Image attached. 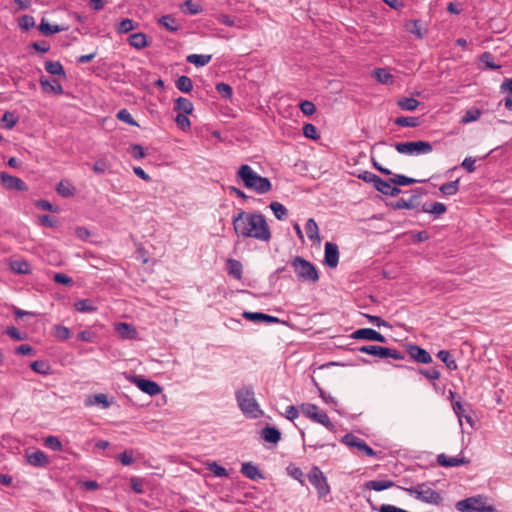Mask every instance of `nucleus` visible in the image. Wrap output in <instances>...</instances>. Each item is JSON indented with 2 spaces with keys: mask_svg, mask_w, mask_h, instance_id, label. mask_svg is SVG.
Masks as SVG:
<instances>
[{
  "mask_svg": "<svg viewBox=\"0 0 512 512\" xmlns=\"http://www.w3.org/2000/svg\"><path fill=\"white\" fill-rule=\"evenodd\" d=\"M481 112L479 109H469L465 112V114L462 116L461 123L468 124L473 121H476L480 118Z\"/></svg>",
  "mask_w": 512,
  "mask_h": 512,
  "instance_id": "nucleus-49",
  "label": "nucleus"
},
{
  "mask_svg": "<svg viewBox=\"0 0 512 512\" xmlns=\"http://www.w3.org/2000/svg\"><path fill=\"white\" fill-rule=\"evenodd\" d=\"M341 442L350 448H356L366 456L375 457L377 455L376 451L367 445L364 440L360 439L352 433L344 435L341 439Z\"/></svg>",
  "mask_w": 512,
  "mask_h": 512,
  "instance_id": "nucleus-11",
  "label": "nucleus"
},
{
  "mask_svg": "<svg viewBox=\"0 0 512 512\" xmlns=\"http://www.w3.org/2000/svg\"><path fill=\"white\" fill-rule=\"evenodd\" d=\"M422 212L429 213L434 217H440L447 211L445 204L441 202H434L431 204H424L421 209Z\"/></svg>",
  "mask_w": 512,
  "mask_h": 512,
  "instance_id": "nucleus-25",
  "label": "nucleus"
},
{
  "mask_svg": "<svg viewBox=\"0 0 512 512\" xmlns=\"http://www.w3.org/2000/svg\"><path fill=\"white\" fill-rule=\"evenodd\" d=\"M419 373L429 380H438L441 376L440 371L436 368L420 369Z\"/></svg>",
  "mask_w": 512,
  "mask_h": 512,
  "instance_id": "nucleus-59",
  "label": "nucleus"
},
{
  "mask_svg": "<svg viewBox=\"0 0 512 512\" xmlns=\"http://www.w3.org/2000/svg\"><path fill=\"white\" fill-rule=\"evenodd\" d=\"M175 110L179 111V114H191L193 111V104L189 99L179 97L175 102Z\"/></svg>",
  "mask_w": 512,
  "mask_h": 512,
  "instance_id": "nucleus-31",
  "label": "nucleus"
},
{
  "mask_svg": "<svg viewBox=\"0 0 512 512\" xmlns=\"http://www.w3.org/2000/svg\"><path fill=\"white\" fill-rule=\"evenodd\" d=\"M117 118L131 126H138L137 122L133 119L132 115L127 109H121L118 111Z\"/></svg>",
  "mask_w": 512,
  "mask_h": 512,
  "instance_id": "nucleus-53",
  "label": "nucleus"
},
{
  "mask_svg": "<svg viewBox=\"0 0 512 512\" xmlns=\"http://www.w3.org/2000/svg\"><path fill=\"white\" fill-rule=\"evenodd\" d=\"M269 206L278 220H283L286 217L288 211L280 202H271Z\"/></svg>",
  "mask_w": 512,
  "mask_h": 512,
  "instance_id": "nucleus-46",
  "label": "nucleus"
},
{
  "mask_svg": "<svg viewBox=\"0 0 512 512\" xmlns=\"http://www.w3.org/2000/svg\"><path fill=\"white\" fill-rule=\"evenodd\" d=\"M299 107H300V110L302 111V113L305 115H308V116L314 114L316 111L315 105L311 101H308V100L302 101L300 103Z\"/></svg>",
  "mask_w": 512,
  "mask_h": 512,
  "instance_id": "nucleus-60",
  "label": "nucleus"
},
{
  "mask_svg": "<svg viewBox=\"0 0 512 512\" xmlns=\"http://www.w3.org/2000/svg\"><path fill=\"white\" fill-rule=\"evenodd\" d=\"M419 198H420V193L412 195L408 200L401 198V199L397 200L396 202H394L392 204V207L396 210L413 209L419 205Z\"/></svg>",
  "mask_w": 512,
  "mask_h": 512,
  "instance_id": "nucleus-21",
  "label": "nucleus"
},
{
  "mask_svg": "<svg viewBox=\"0 0 512 512\" xmlns=\"http://www.w3.org/2000/svg\"><path fill=\"white\" fill-rule=\"evenodd\" d=\"M38 30L44 36H51L53 34L67 30V27L59 26V25H51L44 18H42V20L38 26Z\"/></svg>",
  "mask_w": 512,
  "mask_h": 512,
  "instance_id": "nucleus-23",
  "label": "nucleus"
},
{
  "mask_svg": "<svg viewBox=\"0 0 512 512\" xmlns=\"http://www.w3.org/2000/svg\"><path fill=\"white\" fill-rule=\"evenodd\" d=\"M305 229L307 236L310 240L320 242L318 225L313 218H309L307 220Z\"/></svg>",
  "mask_w": 512,
  "mask_h": 512,
  "instance_id": "nucleus-29",
  "label": "nucleus"
},
{
  "mask_svg": "<svg viewBox=\"0 0 512 512\" xmlns=\"http://www.w3.org/2000/svg\"><path fill=\"white\" fill-rule=\"evenodd\" d=\"M406 30L409 33L415 35L418 39H422L424 36L420 27V22L418 20L408 22L406 24Z\"/></svg>",
  "mask_w": 512,
  "mask_h": 512,
  "instance_id": "nucleus-50",
  "label": "nucleus"
},
{
  "mask_svg": "<svg viewBox=\"0 0 512 512\" xmlns=\"http://www.w3.org/2000/svg\"><path fill=\"white\" fill-rule=\"evenodd\" d=\"M39 81L44 91L52 92L58 95L64 93L62 85L57 80H53L52 82H50L47 78L41 77Z\"/></svg>",
  "mask_w": 512,
  "mask_h": 512,
  "instance_id": "nucleus-26",
  "label": "nucleus"
},
{
  "mask_svg": "<svg viewBox=\"0 0 512 512\" xmlns=\"http://www.w3.org/2000/svg\"><path fill=\"white\" fill-rule=\"evenodd\" d=\"M74 308L80 313H89L96 311V306L90 299H80L74 303Z\"/></svg>",
  "mask_w": 512,
  "mask_h": 512,
  "instance_id": "nucleus-34",
  "label": "nucleus"
},
{
  "mask_svg": "<svg viewBox=\"0 0 512 512\" xmlns=\"http://www.w3.org/2000/svg\"><path fill=\"white\" fill-rule=\"evenodd\" d=\"M206 468L210 472H212L216 477H228L229 476L228 471L224 467L220 466L215 461L207 462L206 463Z\"/></svg>",
  "mask_w": 512,
  "mask_h": 512,
  "instance_id": "nucleus-43",
  "label": "nucleus"
},
{
  "mask_svg": "<svg viewBox=\"0 0 512 512\" xmlns=\"http://www.w3.org/2000/svg\"><path fill=\"white\" fill-rule=\"evenodd\" d=\"M45 445L52 449L53 451H60L62 450V444L59 441V439L55 436H48L45 439Z\"/></svg>",
  "mask_w": 512,
  "mask_h": 512,
  "instance_id": "nucleus-58",
  "label": "nucleus"
},
{
  "mask_svg": "<svg viewBox=\"0 0 512 512\" xmlns=\"http://www.w3.org/2000/svg\"><path fill=\"white\" fill-rule=\"evenodd\" d=\"M1 121L3 123L4 128L10 130L17 124L18 117L13 112L6 111L3 114Z\"/></svg>",
  "mask_w": 512,
  "mask_h": 512,
  "instance_id": "nucleus-47",
  "label": "nucleus"
},
{
  "mask_svg": "<svg viewBox=\"0 0 512 512\" xmlns=\"http://www.w3.org/2000/svg\"><path fill=\"white\" fill-rule=\"evenodd\" d=\"M352 338L368 341L386 342L385 336L371 328H361L352 333Z\"/></svg>",
  "mask_w": 512,
  "mask_h": 512,
  "instance_id": "nucleus-13",
  "label": "nucleus"
},
{
  "mask_svg": "<svg viewBox=\"0 0 512 512\" xmlns=\"http://www.w3.org/2000/svg\"><path fill=\"white\" fill-rule=\"evenodd\" d=\"M393 147L400 154L418 156L428 154L433 150L432 144L427 141L397 142Z\"/></svg>",
  "mask_w": 512,
  "mask_h": 512,
  "instance_id": "nucleus-6",
  "label": "nucleus"
},
{
  "mask_svg": "<svg viewBox=\"0 0 512 512\" xmlns=\"http://www.w3.org/2000/svg\"><path fill=\"white\" fill-rule=\"evenodd\" d=\"M291 265L300 281L316 283L319 280V273L315 265L304 258L294 257Z\"/></svg>",
  "mask_w": 512,
  "mask_h": 512,
  "instance_id": "nucleus-4",
  "label": "nucleus"
},
{
  "mask_svg": "<svg viewBox=\"0 0 512 512\" xmlns=\"http://www.w3.org/2000/svg\"><path fill=\"white\" fill-rule=\"evenodd\" d=\"M232 225L238 237L268 242L272 236L265 216L259 212L250 213L240 209L233 216Z\"/></svg>",
  "mask_w": 512,
  "mask_h": 512,
  "instance_id": "nucleus-1",
  "label": "nucleus"
},
{
  "mask_svg": "<svg viewBox=\"0 0 512 512\" xmlns=\"http://www.w3.org/2000/svg\"><path fill=\"white\" fill-rule=\"evenodd\" d=\"M135 383L142 392L150 396L157 395L162 391L160 385L152 380L136 377Z\"/></svg>",
  "mask_w": 512,
  "mask_h": 512,
  "instance_id": "nucleus-15",
  "label": "nucleus"
},
{
  "mask_svg": "<svg viewBox=\"0 0 512 512\" xmlns=\"http://www.w3.org/2000/svg\"><path fill=\"white\" fill-rule=\"evenodd\" d=\"M55 335L60 340H67L68 338H70L71 332L69 328L62 325H57L55 327Z\"/></svg>",
  "mask_w": 512,
  "mask_h": 512,
  "instance_id": "nucleus-62",
  "label": "nucleus"
},
{
  "mask_svg": "<svg viewBox=\"0 0 512 512\" xmlns=\"http://www.w3.org/2000/svg\"><path fill=\"white\" fill-rule=\"evenodd\" d=\"M437 357L446 365L449 370H456L458 368L456 361L447 350H440Z\"/></svg>",
  "mask_w": 512,
  "mask_h": 512,
  "instance_id": "nucleus-36",
  "label": "nucleus"
},
{
  "mask_svg": "<svg viewBox=\"0 0 512 512\" xmlns=\"http://www.w3.org/2000/svg\"><path fill=\"white\" fill-rule=\"evenodd\" d=\"M408 353L410 357L418 363L430 364L432 362L431 355L425 349L417 345H410Z\"/></svg>",
  "mask_w": 512,
  "mask_h": 512,
  "instance_id": "nucleus-16",
  "label": "nucleus"
},
{
  "mask_svg": "<svg viewBox=\"0 0 512 512\" xmlns=\"http://www.w3.org/2000/svg\"><path fill=\"white\" fill-rule=\"evenodd\" d=\"M45 70L52 75H59L66 78L65 70L59 61H46Z\"/></svg>",
  "mask_w": 512,
  "mask_h": 512,
  "instance_id": "nucleus-30",
  "label": "nucleus"
},
{
  "mask_svg": "<svg viewBox=\"0 0 512 512\" xmlns=\"http://www.w3.org/2000/svg\"><path fill=\"white\" fill-rule=\"evenodd\" d=\"M0 184L9 190H16V191H26L27 186L25 182L16 177L12 176L6 172H0Z\"/></svg>",
  "mask_w": 512,
  "mask_h": 512,
  "instance_id": "nucleus-12",
  "label": "nucleus"
},
{
  "mask_svg": "<svg viewBox=\"0 0 512 512\" xmlns=\"http://www.w3.org/2000/svg\"><path fill=\"white\" fill-rule=\"evenodd\" d=\"M302 130H303V134L306 138H309L312 140H317L320 137L317 128L313 124H310V123L305 124L303 126Z\"/></svg>",
  "mask_w": 512,
  "mask_h": 512,
  "instance_id": "nucleus-51",
  "label": "nucleus"
},
{
  "mask_svg": "<svg viewBox=\"0 0 512 512\" xmlns=\"http://www.w3.org/2000/svg\"><path fill=\"white\" fill-rule=\"evenodd\" d=\"M30 368L38 373V374H41V375H48L50 373V366L44 362V361H41V360H37V361H34L30 364Z\"/></svg>",
  "mask_w": 512,
  "mask_h": 512,
  "instance_id": "nucleus-48",
  "label": "nucleus"
},
{
  "mask_svg": "<svg viewBox=\"0 0 512 512\" xmlns=\"http://www.w3.org/2000/svg\"><path fill=\"white\" fill-rule=\"evenodd\" d=\"M452 407H453L455 414L458 416L460 422H461V418L465 417L466 421L471 423V421H472L471 417L464 415L465 410H464L462 403L459 400L453 402Z\"/></svg>",
  "mask_w": 512,
  "mask_h": 512,
  "instance_id": "nucleus-56",
  "label": "nucleus"
},
{
  "mask_svg": "<svg viewBox=\"0 0 512 512\" xmlns=\"http://www.w3.org/2000/svg\"><path fill=\"white\" fill-rule=\"evenodd\" d=\"M216 91L225 99H230L233 95L232 87L223 82L216 85Z\"/></svg>",
  "mask_w": 512,
  "mask_h": 512,
  "instance_id": "nucleus-52",
  "label": "nucleus"
},
{
  "mask_svg": "<svg viewBox=\"0 0 512 512\" xmlns=\"http://www.w3.org/2000/svg\"><path fill=\"white\" fill-rule=\"evenodd\" d=\"M394 485L395 483L391 480H370L364 484V487L369 490L383 491Z\"/></svg>",
  "mask_w": 512,
  "mask_h": 512,
  "instance_id": "nucleus-27",
  "label": "nucleus"
},
{
  "mask_svg": "<svg viewBox=\"0 0 512 512\" xmlns=\"http://www.w3.org/2000/svg\"><path fill=\"white\" fill-rule=\"evenodd\" d=\"M425 181L426 180H417V179H414V178H410V177H407V176L402 175V174H395L391 178V183H393L394 185H401V186L411 185V184H414V183H423Z\"/></svg>",
  "mask_w": 512,
  "mask_h": 512,
  "instance_id": "nucleus-37",
  "label": "nucleus"
},
{
  "mask_svg": "<svg viewBox=\"0 0 512 512\" xmlns=\"http://www.w3.org/2000/svg\"><path fill=\"white\" fill-rule=\"evenodd\" d=\"M10 267H11V270L17 274H29L31 271L30 265L26 261H23V260L13 261L11 263Z\"/></svg>",
  "mask_w": 512,
  "mask_h": 512,
  "instance_id": "nucleus-42",
  "label": "nucleus"
},
{
  "mask_svg": "<svg viewBox=\"0 0 512 512\" xmlns=\"http://www.w3.org/2000/svg\"><path fill=\"white\" fill-rule=\"evenodd\" d=\"M26 459L27 462L34 467H45L49 463L47 455L41 450L27 453Z\"/></svg>",
  "mask_w": 512,
  "mask_h": 512,
  "instance_id": "nucleus-18",
  "label": "nucleus"
},
{
  "mask_svg": "<svg viewBox=\"0 0 512 512\" xmlns=\"http://www.w3.org/2000/svg\"><path fill=\"white\" fill-rule=\"evenodd\" d=\"M237 178L244 186L259 194H265L272 189L270 180L257 174L249 165H241L237 171Z\"/></svg>",
  "mask_w": 512,
  "mask_h": 512,
  "instance_id": "nucleus-2",
  "label": "nucleus"
},
{
  "mask_svg": "<svg viewBox=\"0 0 512 512\" xmlns=\"http://www.w3.org/2000/svg\"><path fill=\"white\" fill-rule=\"evenodd\" d=\"M226 271L229 276L236 280H241L243 275V265L236 259L228 258L226 260Z\"/></svg>",
  "mask_w": 512,
  "mask_h": 512,
  "instance_id": "nucleus-19",
  "label": "nucleus"
},
{
  "mask_svg": "<svg viewBox=\"0 0 512 512\" xmlns=\"http://www.w3.org/2000/svg\"><path fill=\"white\" fill-rule=\"evenodd\" d=\"M261 437L266 442L276 444L281 439V432L275 427L266 426L261 430Z\"/></svg>",
  "mask_w": 512,
  "mask_h": 512,
  "instance_id": "nucleus-24",
  "label": "nucleus"
},
{
  "mask_svg": "<svg viewBox=\"0 0 512 512\" xmlns=\"http://www.w3.org/2000/svg\"><path fill=\"white\" fill-rule=\"evenodd\" d=\"M56 190L58 194L61 195L62 197H71L75 194L76 191L75 187L69 181L66 180L60 181L57 185Z\"/></svg>",
  "mask_w": 512,
  "mask_h": 512,
  "instance_id": "nucleus-35",
  "label": "nucleus"
},
{
  "mask_svg": "<svg viewBox=\"0 0 512 512\" xmlns=\"http://www.w3.org/2000/svg\"><path fill=\"white\" fill-rule=\"evenodd\" d=\"M397 104L402 110L413 111L420 105V102L415 98L404 97L399 99Z\"/></svg>",
  "mask_w": 512,
  "mask_h": 512,
  "instance_id": "nucleus-39",
  "label": "nucleus"
},
{
  "mask_svg": "<svg viewBox=\"0 0 512 512\" xmlns=\"http://www.w3.org/2000/svg\"><path fill=\"white\" fill-rule=\"evenodd\" d=\"M493 57L492 55L489 53V52H484L481 57H480V60L482 63H484L488 68L490 69H498L500 68L499 65H496L493 61H492Z\"/></svg>",
  "mask_w": 512,
  "mask_h": 512,
  "instance_id": "nucleus-64",
  "label": "nucleus"
},
{
  "mask_svg": "<svg viewBox=\"0 0 512 512\" xmlns=\"http://www.w3.org/2000/svg\"><path fill=\"white\" fill-rule=\"evenodd\" d=\"M307 478L309 482L317 490L319 498H324L328 494H330L331 489L328 484L327 478L318 466H313L311 468V470L307 474Z\"/></svg>",
  "mask_w": 512,
  "mask_h": 512,
  "instance_id": "nucleus-8",
  "label": "nucleus"
},
{
  "mask_svg": "<svg viewBox=\"0 0 512 512\" xmlns=\"http://www.w3.org/2000/svg\"><path fill=\"white\" fill-rule=\"evenodd\" d=\"M456 509L461 512H494L490 506H486L481 496L469 497L456 503Z\"/></svg>",
  "mask_w": 512,
  "mask_h": 512,
  "instance_id": "nucleus-10",
  "label": "nucleus"
},
{
  "mask_svg": "<svg viewBox=\"0 0 512 512\" xmlns=\"http://www.w3.org/2000/svg\"><path fill=\"white\" fill-rule=\"evenodd\" d=\"M300 410L307 418H309L313 422L321 424L330 431L335 430V426L329 419L326 412L321 410L317 405L311 403H304L300 406Z\"/></svg>",
  "mask_w": 512,
  "mask_h": 512,
  "instance_id": "nucleus-7",
  "label": "nucleus"
},
{
  "mask_svg": "<svg viewBox=\"0 0 512 512\" xmlns=\"http://www.w3.org/2000/svg\"><path fill=\"white\" fill-rule=\"evenodd\" d=\"M135 28L134 26V21L129 19V18H126V19H123L117 26V31L119 33H128L130 32L131 30H133Z\"/></svg>",
  "mask_w": 512,
  "mask_h": 512,
  "instance_id": "nucleus-54",
  "label": "nucleus"
},
{
  "mask_svg": "<svg viewBox=\"0 0 512 512\" xmlns=\"http://www.w3.org/2000/svg\"><path fill=\"white\" fill-rule=\"evenodd\" d=\"M117 458L124 466H129L134 462L132 451H124L120 453Z\"/></svg>",
  "mask_w": 512,
  "mask_h": 512,
  "instance_id": "nucleus-63",
  "label": "nucleus"
},
{
  "mask_svg": "<svg viewBox=\"0 0 512 512\" xmlns=\"http://www.w3.org/2000/svg\"><path fill=\"white\" fill-rule=\"evenodd\" d=\"M390 184H391V180L386 181L378 176L373 186L377 191L386 195L387 191L390 189Z\"/></svg>",
  "mask_w": 512,
  "mask_h": 512,
  "instance_id": "nucleus-55",
  "label": "nucleus"
},
{
  "mask_svg": "<svg viewBox=\"0 0 512 512\" xmlns=\"http://www.w3.org/2000/svg\"><path fill=\"white\" fill-rule=\"evenodd\" d=\"M409 495L414 496L417 500L431 504L440 505L443 497L437 491L431 489L426 483L418 484L415 487L402 488Z\"/></svg>",
  "mask_w": 512,
  "mask_h": 512,
  "instance_id": "nucleus-5",
  "label": "nucleus"
},
{
  "mask_svg": "<svg viewBox=\"0 0 512 512\" xmlns=\"http://www.w3.org/2000/svg\"><path fill=\"white\" fill-rule=\"evenodd\" d=\"M241 473L250 480H260L264 476L259 468L251 462H245L241 465Z\"/></svg>",
  "mask_w": 512,
  "mask_h": 512,
  "instance_id": "nucleus-20",
  "label": "nucleus"
},
{
  "mask_svg": "<svg viewBox=\"0 0 512 512\" xmlns=\"http://www.w3.org/2000/svg\"><path fill=\"white\" fill-rule=\"evenodd\" d=\"M439 190L442 194L446 196H452L457 194L459 190V179L442 184Z\"/></svg>",
  "mask_w": 512,
  "mask_h": 512,
  "instance_id": "nucleus-38",
  "label": "nucleus"
},
{
  "mask_svg": "<svg viewBox=\"0 0 512 512\" xmlns=\"http://www.w3.org/2000/svg\"><path fill=\"white\" fill-rule=\"evenodd\" d=\"M395 124L401 127H416L419 125L417 117L402 116L395 119Z\"/></svg>",
  "mask_w": 512,
  "mask_h": 512,
  "instance_id": "nucleus-45",
  "label": "nucleus"
},
{
  "mask_svg": "<svg viewBox=\"0 0 512 512\" xmlns=\"http://www.w3.org/2000/svg\"><path fill=\"white\" fill-rule=\"evenodd\" d=\"M128 41L136 49H143L148 46L147 36L142 32L131 34Z\"/></svg>",
  "mask_w": 512,
  "mask_h": 512,
  "instance_id": "nucleus-28",
  "label": "nucleus"
},
{
  "mask_svg": "<svg viewBox=\"0 0 512 512\" xmlns=\"http://www.w3.org/2000/svg\"><path fill=\"white\" fill-rule=\"evenodd\" d=\"M158 23L170 32H175L179 29V24H178L177 20L172 15L162 16L158 20Z\"/></svg>",
  "mask_w": 512,
  "mask_h": 512,
  "instance_id": "nucleus-33",
  "label": "nucleus"
},
{
  "mask_svg": "<svg viewBox=\"0 0 512 512\" xmlns=\"http://www.w3.org/2000/svg\"><path fill=\"white\" fill-rule=\"evenodd\" d=\"M374 76L377 79V81L382 84L392 83L393 80L392 74H390L389 71L384 68L375 69Z\"/></svg>",
  "mask_w": 512,
  "mask_h": 512,
  "instance_id": "nucleus-44",
  "label": "nucleus"
},
{
  "mask_svg": "<svg viewBox=\"0 0 512 512\" xmlns=\"http://www.w3.org/2000/svg\"><path fill=\"white\" fill-rule=\"evenodd\" d=\"M211 55L190 54L187 56V62L194 64L196 67H203L211 61Z\"/></svg>",
  "mask_w": 512,
  "mask_h": 512,
  "instance_id": "nucleus-32",
  "label": "nucleus"
},
{
  "mask_svg": "<svg viewBox=\"0 0 512 512\" xmlns=\"http://www.w3.org/2000/svg\"><path fill=\"white\" fill-rule=\"evenodd\" d=\"M115 329L123 339H134L137 335L136 329L131 324L125 322L117 323Z\"/></svg>",
  "mask_w": 512,
  "mask_h": 512,
  "instance_id": "nucleus-22",
  "label": "nucleus"
},
{
  "mask_svg": "<svg viewBox=\"0 0 512 512\" xmlns=\"http://www.w3.org/2000/svg\"><path fill=\"white\" fill-rule=\"evenodd\" d=\"M235 398L241 412L248 418L257 419L263 415V411L255 399V393L251 386H245L235 392Z\"/></svg>",
  "mask_w": 512,
  "mask_h": 512,
  "instance_id": "nucleus-3",
  "label": "nucleus"
},
{
  "mask_svg": "<svg viewBox=\"0 0 512 512\" xmlns=\"http://www.w3.org/2000/svg\"><path fill=\"white\" fill-rule=\"evenodd\" d=\"M339 263L338 246L332 242L325 243L324 264L330 268L337 267Z\"/></svg>",
  "mask_w": 512,
  "mask_h": 512,
  "instance_id": "nucleus-14",
  "label": "nucleus"
},
{
  "mask_svg": "<svg viewBox=\"0 0 512 512\" xmlns=\"http://www.w3.org/2000/svg\"><path fill=\"white\" fill-rule=\"evenodd\" d=\"M176 87L181 92L189 93L193 89V83L188 76L182 75L177 79Z\"/></svg>",
  "mask_w": 512,
  "mask_h": 512,
  "instance_id": "nucleus-41",
  "label": "nucleus"
},
{
  "mask_svg": "<svg viewBox=\"0 0 512 512\" xmlns=\"http://www.w3.org/2000/svg\"><path fill=\"white\" fill-rule=\"evenodd\" d=\"M437 463L442 467H457L469 463L465 457H449L444 453L437 456Z\"/></svg>",
  "mask_w": 512,
  "mask_h": 512,
  "instance_id": "nucleus-17",
  "label": "nucleus"
},
{
  "mask_svg": "<svg viewBox=\"0 0 512 512\" xmlns=\"http://www.w3.org/2000/svg\"><path fill=\"white\" fill-rule=\"evenodd\" d=\"M358 351L381 359L393 358L395 360H403L405 357L399 350L378 345H364L359 347Z\"/></svg>",
  "mask_w": 512,
  "mask_h": 512,
  "instance_id": "nucleus-9",
  "label": "nucleus"
},
{
  "mask_svg": "<svg viewBox=\"0 0 512 512\" xmlns=\"http://www.w3.org/2000/svg\"><path fill=\"white\" fill-rule=\"evenodd\" d=\"M188 114H179L176 116L175 118V122L176 124L182 129V130H187L190 128V120L189 118L187 117Z\"/></svg>",
  "mask_w": 512,
  "mask_h": 512,
  "instance_id": "nucleus-61",
  "label": "nucleus"
},
{
  "mask_svg": "<svg viewBox=\"0 0 512 512\" xmlns=\"http://www.w3.org/2000/svg\"><path fill=\"white\" fill-rule=\"evenodd\" d=\"M35 20L34 17L30 15H23L19 19V27L23 30H29L30 28L34 27Z\"/></svg>",
  "mask_w": 512,
  "mask_h": 512,
  "instance_id": "nucleus-57",
  "label": "nucleus"
},
{
  "mask_svg": "<svg viewBox=\"0 0 512 512\" xmlns=\"http://www.w3.org/2000/svg\"><path fill=\"white\" fill-rule=\"evenodd\" d=\"M181 9L184 13L189 15H196L202 11L201 6L193 0H186L181 5Z\"/></svg>",
  "mask_w": 512,
  "mask_h": 512,
  "instance_id": "nucleus-40",
  "label": "nucleus"
}]
</instances>
